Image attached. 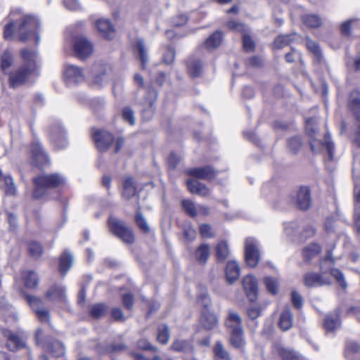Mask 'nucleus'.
<instances>
[{
    "label": "nucleus",
    "mask_w": 360,
    "mask_h": 360,
    "mask_svg": "<svg viewBox=\"0 0 360 360\" xmlns=\"http://www.w3.org/2000/svg\"><path fill=\"white\" fill-rule=\"evenodd\" d=\"M39 26V22L35 17L19 13L15 18H12L11 21L5 25L4 36L5 39H10L13 37V32L15 31L20 41H25L34 35L35 42L39 44L40 37L37 31Z\"/></svg>",
    "instance_id": "1"
},
{
    "label": "nucleus",
    "mask_w": 360,
    "mask_h": 360,
    "mask_svg": "<svg viewBox=\"0 0 360 360\" xmlns=\"http://www.w3.org/2000/svg\"><path fill=\"white\" fill-rule=\"evenodd\" d=\"M24 64L9 75V85L15 89L25 84L32 75H38L36 53L25 49L21 51Z\"/></svg>",
    "instance_id": "2"
},
{
    "label": "nucleus",
    "mask_w": 360,
    "mask_h": 360,
    "mask_svg": "<svg viewBox=\"0 0 360 360\" xmlns=\"http://www.w3.org/2000/svg\"><path fill=\"white\" fill-rule=\"evenodd\" d=\"M64 183V177L58 173L39 175L33 179L32 196L34 199L47 198L51 189L58 188Z\"/></svg>",
    "instance_id": "3"
},
{
    "label": "nucleus",
    "mask_w": 360,
    "mask_h": 360,
    "mask_svg": "<svg viewBox=\"0 0 360 360\" xmlns=\"http://www.w3.org/2000/svg\"><path fill=\"white\" fill-rule=\"evenodd\" d=\"M306 131L310 137L309 145L311 149L314 153H319L323 149H326L330 160H333L334 144L330 140V136L326 134L324 136V142L316 137V121L314 118H309L306 120Z\"/></svg>",
    "instance_id": "4"
},
{
    "label": "nucleus",
    "mask_w": 360,
    "mask_h": 360,
    "mask_svg": "<svg viewBox=\"0 0 360 360\" xmlns=\"http://www.w3.org/2000/svg\"><path fill=\"white\" fill-rule=\"evenodd\" d=\"M108 224L110 231L124 243L130 244L134 242L132 231L126 226L124 221L110 216Z\"/></svg>",
    "instance_id": "5"
},
{
    "label": "nucleus",
    "mask_w": 360,
    "mask_h": 360,
    "mask_svg": "<svg viewBox=\"0 0 360 360\" xmlns=\"http://www.w3.org/2000/svg\"><path fill=\"white\" fill-rule=\"evenodd\" d=\"M49 139L56 149H63L68 145L66 131L60 122L57 121L50 127Z\"/></svg>",
    "instance_id": "6"
},
{
    "label": "nucleus",
    "mask_w": 360,
    "mask_h": 360,
    "mask_svg": "<svg viewBox=\"0 0 360 360\" xmlns=\"http://www.w3.org/2000/svg\"><path fill=\"white\" fill-rule=\"evenodd\" d=\"M245 257L247 264L250 267L257 266L259 261L257 241L254 238H248L245 243Z\"/></svg>",
    "instance_id": "7"
},
{
    "label": "nucleus",
    "mask_w": 360,
    "mask_h": 360,
    "mask_svg": "<svg viewBox=\"0 0 360 360\" xmlns=\"http://www.w3.org/2000/svg\"><path fill=\"white\" fill-rule=\"evenodd\" d=\"M73 48L75 56L80 59L86 58L93 51L92 44L84 36L75 38Z\"/></svg>",
    "instance_id": "8"
},
{
    "label": "nucleus",
    "mask_w": 360,
    "mask_h": 360,
    "mask_svg": "<svg viewBox=\"0 0 360 360\" xmlns=\"http://www.w3.org/2000/svg\"><path fill=\"white\" fill-rule=\"evenodd\" d=\"M110 72V66L104 64H95L91 68L93 84L96 87L102 86L104 83L108 82V75Z\"/></svg>",
    "instance_id": "9"
},
{
    "label": "nucleus",
    "mask_w": 360,
    "mask_h": 360,
    "mask_svg": "<svg viewBox=\"0 0 360 360\" xmlns=\"http://www.w3.org/2000/svg\"><path fill=\"white\" fill-rule=\"evenodd\" d=\"M32 164L38 167H43L49 163V158L44 150L39 141H34L31 145Z\"/></svg>",
    "instance_id": "10"
},
{
    "label": "nucleus",
    "mask_w": 360,
    "mask_h": 360,
    "mask_svg": "<svg viewBox=\"0 0 360 360\" xmlns=\"http://www.w3.org/2000/svg\"><path fill=\"white\" fill-rule=\"evenodd\" d=\"M297 206L302 210H308L311 203L310 189L307 186H300L292 195Z\"/></svg>",
    "instance_id": "11"
},
{
    "label": "nucleus",
    "mask_w": 360,
    "mask_h": 360,
    "mask_svg": "<svg viewBox=\"0 0 360 360\" xmlns=\"http://www.w3.org/2000/svg\"><path fill=\"white\" fill-rule=\"evenodd\" d=\"M348 108L353 112L356 120L359 122L358 131L355 137V142L360 146V93L355 90L349 96Z\"/></svg>",
    "instance_id": "12"
},
{
    "label": "nucleus",
    "mask_w": 360,
    "mask_h": 360,
    "mask_svg": "<svg viewBox=\"0 0 360 360\" xmlns=\"http://www.w3.org/2000/svg\"><path fill=\"white\" fill-rule=\"evenodd\" d=\"M304 283L307 287L317 288L323 285H328L331 283L330 278L321 274L309 272L304 275Z\"/></svg>",
    "instance_id": "13"
},
{
    "label": "nucleus",
    "mask_w": 360,
    "mask_h": 360,
    "mask_svg": "<svg viewBox=\"0 0 360 360\" xmlns=\"http://www.w3.org/2000/svg\"><path fill=\"white\" fill-rule=\"evenodd\" d=\"M97 149L100 152L106 151L113 142L112 135L106 131L97 130L93 134Z\"/></svg>",
    "instance_id": "14"
},
{
    "label": "nucleus",
    "mask_w": 360,
    "mask_h": 360,
    "mask_svg": "<svg viewBox=\"0 0 360 360\" xmlns=\"http://www.w3.org/2000/svg\"><path fill=\"white\" fill-rule=\"evenodd\" d=\"M186 174L196 179L211 181L217 175L218 172L209 165L189 169L186 171Z\"/></svg>",
    "instance_id": "15"
},
{
    "label": "nucleus",
    "mask_w": 360,
    "mask_h": 360,
    "mask_svg": "<svg viewBox=\"0 0 360 360\" xmlns=\"http://www.w3.org/2000/svg\"><path fill=\"white\" fill-rule=\"evenodd\" d=\"M27 300L41 322H49L50 321L49 312L46 309L43 307V302L41 300L36 297L27 295Z\"/></svg>",
    "instance_id": "16"
},
{
    "label": "nucleus",
    "mask_w": 360,
    "mask_h": 360,
    "mask_svg": "<svg viewBox=\"0 0 360 360\" xmlns=\"http://www.w3.org/2000/svg\"><path fill=\"white\" fill-rule=\"evenodd\" d=\"M64 75L65 79L70 83H80L85 79L83 70L71 64L65 65Z\"/></svg>",
    "instance_id": "17"
},
{
    "label": "nucleus",
    "mask_w": 360,
    "mask_h": 360,
    "mask_svg": "<svg viewBox=\"0 0 360 360\" xmlns=\"http://www.w3.org/2000/svg\"><path fill=\"white\" fill-rule=\"evenodd\" d=\"M243 286L250 302H254L257 297L258 286L256 278L252 275H248L243 280Z\"/></svg>",
    "instance_id": "18"
},
{
    "label": "nucleus",
    "mask_w": 360,
    "mask_h": 360,
    "mask_svg": "<svg viewBox=\"0 0 360 360\" xmlns=\"http://www.w3.org/2000/svg\"><path fill=\"white\" fill-rule=\"evenodd\" d=\"M2 334L7 338V345L11 350L14 351L25 346V340L22 336L14 333L8 329H3Z\"/></svg>",
    "instance_id": "19"
},
{
    "label": "nucleus",
    "mask_w": 360,
    "mask_h": 360,
    "mask_svg": "<svg viewBox=\"0 0 360 360\" xmlns=\"http://www.w3.org/2000/svg\"><path fill=\"white\" fill-rule=\"evenodd\" d=\"M157 98L158 91L153 87L148 86L147 88V95L144 99V108L143 110V113L147 118H150L154 112L153 105L157 101Z\"/></svg>",
    "instance_id": "20"
},
{
    "label": "nucleus",
    "mask_w": 360,
    "mask_h": 360,
    "mask_svg": "<svg viewBox=\"0 0 360 360\" xmlns=\"http://www.w3.org/2000/svg\"><path fill=\"white\" fill-rule=\"evenodd\" d=\"M98 32L105 37L111 39L115 37L114 26L108 19H99L96 22Z\"/></svg>",
    "instance_id": "21"
},
{
    "label": "nucleus",
    "mask_w": 360,
    "mask_h": 360,
    "mask_svg": "<svg viewBox=\"0 0 360 360\" xmlns=\"http://www.w3.org/2000/svg\"><path fill=\"white\" fill-rule=\"evenodd\" d=\"M243 320L238 313L230 310L226 319L225 325L231 331L243 330Z\"/></svg>",
    "instance_id": "22"
},
{
    "label": "nucleus",
    "mask_w": 360,
    "mask_h": 360,
    "mask_svg": "<svg viewBox=\"0 0 360 360\" xmlns=\"http://www.w3.org/2000/svg\"><path fill=\"white\" fill-rule=\"evenodd\" d=\"M46 297L51 301L64 302L66 298L65 288L62 285H54L46 292Z\"/></svg>",
    "instance_id": "23"
},
{
    "label": "nucleus",
    "mask_w": 360,
    "mask_h": 360,
    "mask_svg": "<svg viewBox=\"0 0 360 360\" xmlns=\"http://www.w3.org/2000/svg\"><path fill=\"white\" fill-rule=\"evenodd\" d=\"M324 328L327 332H332L340 327V310L336 309L333 314L328 315L324 320Z\"/></svg>",
    "instance_id": "24"
},
{
    "label": "nucleus",
    "mask_w": 360,
    "mask_h": 360,
    "mask_svg": "<svg viewBox=\"0 0 360 360\" xmlns=\"http://www.w3.org/2000/svg\"><path fill=\"white\" fill-rule=\"evenodd\" d=\"M186 184L188 189L192 193H195L202 196H207L209 195V189L207 186L196 179H189L187 181Z\"/></svg>",
    "instance_id": "25"
},
{
    "label": "nucleus",
    "mask_w": 360,
    "mask_h": 360,
    "mask_svg": "<svg viewBox=\"0 0 360 360\" xmlns=\"http://www.w3.org/2000/svg\"><path fill=\"white\" fill-rule=\"evenodd\" d=\"M294 322V317L292 312L288 310H284L280 315L278 325L280 328L283 331L290 330Z\"/></svg>",
    "instance_id": "26"
},
{
    "label": "nucleus",
    "mask_w": 360,
    "mask_h": 360,
    "mask_svg": "<svg viewBox=\"0 0 360 360\" xmlns=\"http://www.w3.org/2000/svg\"><path fill=\"white\" fill-rule=\"evenodd\" d=\"M229 333V342L231 345L236 349H243L245 345L244 330L231 331Z\"/></svg>",
    "instance_id": "27"
},
{
    "label": "nucleus",
    "mask_w": 360,
    "mask_h": 360,
    "mask_svg": "<svg viewBox=\"0 0 360 360\" xmlns=\"http://www.w3.org/2000/svg\"><path fill=\"white\" fill-rule=\"evenodd\" d=\"M226 276L230 283L236 281L240 276V267L235 261H229L226 265Z\"/></svg>",
    "instance_id": "28"
},
{
    "label": "nucleus",
    "mask_w": 360,
    "mask_h": 360,
    "mask_svg": "<svg viewBox=\"0 0 360 360\" xmlns=\"http://www.w3.org/2000/svg\"><path fill=\"white\" fill-rule=\"evenodd\" d=\"M22 278L24 281L25 286L27 288H34L39 284V278L34 271H25L22 274Z\"/></svg>",
    "instance_id": "29"
},
{
    "label": "nucleus",
    "mask_w": 360,
    "mask_h": 360,
    "mask_svg": "<svg viewBox=\"0 0 360 360\" xmlns=\"http://www.w3.org/2000/svg\"><path fill=\"white\" fill-rule=\"evenodd\" d=\"M187 68L189 75L192 77H199L202 72V65L200 60L189 58L187 61Z\"/></svg>",
    "instance_id": "30"
},
{
    "label": "nucleus",
    "mask_w": 360,
    "mask_h": 360,
    "mask_svg": "<svg viewBox=\"0 0 360 360\" xmlns=\"http://www.w3.org/2000/svg\"><path fill=\"white\" fill-rule=\"evenodd\" d=\"M73 264V257L72 255L68 252H65L60 258V264L59 269L60 271L62 274L65 275L69 269L72 267Z\"/></svg>",
    "instance_id": "31"
},
{
    "label": "nucleus",
    "mask_w": 360,
    "mask_h": 360,
    "mask_svg": "<svg viewBox=\"0 0 360 360\" xmlns=\"http://www.w3.org/2000/svg\"><path fill=\"white\" fill-rule=\"evenodd\" d=\"M215 360H232L228 351L220 341H217L213 348Z\"/></svg>",
    "instance_id": "32"
},
{
    "label": "nucleus",
    "mask_w": 360,
    "mask_h": 360,
    "mask_svg": "<svg viewBox=\"0 0 360 360\" xmlns=\"http://www.w3.org/2000/svg\"><path fill=\"white\" fill-rule=\"evenodd\" d=\"M217 317L211 313H203L201 317V324L206 330H211L218 325Z\"/></svg>",
    "instance_id": "33"
},
{
    "label": "nucleus",
    "mask_w": 360,
    "mask_h": 360,
    "mask_svg": "<svg viewBox=\"0 0 360 360\" xmlns=\"http://www.w3.org/2000/svg\"><path fill=\"white\" fill-rule=\"evenodd\" d=\"M136 188L135 186V182L132 178L127 179L123 185V197L129 200L136 194Z\"/></svg>",
    "instance_id": "34"
},
{
    "label": "nucleus",
    "mask_w": 360,
    "mask_h": 360,
    "mask_svg": "<svg viewBox=\"0 0 360 360\" xmlns=\"http://www.w3.org/2000/svg\"><path fill=\"white\" fill-rule=\"evenodd\" d=\"M172 349L176 352H191L193 351V345L188 340H176L172 345Z\"/></svg>",
    "instance_id": "35"
},
{
    "label": "nucleus",
    "mask_w": 360,
    "mask_h": 360,
    "mask_svg": "<svg viewBox=\"0 0 360 360\" xmlns=\"http://www.w3.org/2000/svg\"><path fill=\"white\" fill-rule=\"evenodd\" d=\"M47 351L53 356L60 357L65 354V347L61 342L54 340L46 346Z\"/></svg>",
    "instance_id": "36"
},
{
    "label": "nucleus",
    "mask_w": 360,
    "mask_h": 360,
    "mask_svg": "<svg viewBox=\"0 0 360 360\" xmlns=\"http://www.w3.org/2000/svg\"><path fill=\"white\" fill-rule=\"evenodd\" d=\"M320 252V245L317 243H311L304 248L302 251V255L306 261L309 262L314 257L317 255Z\"/></svg>",
    "instance_id": "37"
},
{
    "label": "nucleus",
    "mask_w": 360,
    "mask_h": 360,
    "mask_svg": "<svg viewBox=\"0 0 360 360\" xmlns=\"http://www.w3.org/2000/svg\"><path fill=\"white\" fill-rule=\"evenodd\" d=\"M222 32L216 31L205 41V46L207 49H215L220 46L222 41Z\"/></svg>",
    "instance_id": "38"
},
{
    "label": "nucleus",
    "mask_w": 360,
    "mask_h": 360,
    "mask_svg": "<svg viewBox=\"0 0 360 360\" xmlns=\"http://www.w3.org/2000/svg\"><path fill=\"white\" fill-rule=\"evenodd\" d=\"M135 49L138 51L139 58L142 63V68H145V65L148 60V56L144 41L143 39H138L136 42Z\"/></svg>",
    "instance_id": "39"
},
{
    "label": "nucleus",
    "mask_w": 360,
    "mask_h": 360,
    "mask_svg": "<svg viewBox=\"0 0 360 360\" xmlns=\"http://www.w3.org/2000/svg\"><path fill=\"white\" fill-rule=\"evenodd\" d=\"M296 36V33L279 35L275 39L274 45L277 49H282L289 45Z\"/></svg>",
    "instance_id": "40"
},
{
    "label": "nucleus",
    "mask_w": 360,
    "mask_h": 360,
    "mask_svg": "<svg viewBox=\"0 0 360 360\" xmlns=\"http://www.w3.org/2000/svg\"><path fill=\"white\" fill-rule=\"evenodd\" d=\"M170 338L169 326L166 324H161L158 326L157 339L161 344H167Z\"/></svg>",
    "instance_id": "41"
},
{
    "label": "nucleus",
    "mask_w": 360,
    "mask_h": 360,
    "mask_svg": "<svg viewBox=\"0 0 360 360\" xmlns=\"http://www.w3.org/2000/svg\"><path fill=\"white\" fill-rule=\"evenodd\" d=\"M13 63V58L12 53L6 50L1 56V68L4 72L6 73L9 68Z\"/></svg>",
    "instance_id": "42"
},
{
    "label": "nucleus",
    "mask_w": 360,
    "mask_h": 360,
    "mask_svg": "<svg viewBox=\"0 0 360 360\" xmlns=\"http://www.w3.org/2000/svg\"><path fill=\"white\" fill-rule=\"evenodd\" d=\"M4 182V191L7 195H14L16 193L17 188L13 179L10 175H5L3 177Z\"/></svg>",
    "instance_id": "43"
},
{
    "label": "nucleus",
    "mask_w": 360,
    "mask_h": 360,
    "mask_svg": "<svg viewBox=\"0 0 360 360\" xmlns=\"http://www.w3.org/2000/svg\"><path fill=\"white\" fill-rule=\"evenodd\" d=\"M303 22L310 27H318L321 25L322 20L317 15L314 14H307L302 17Z\"/></svg>",
    "instance_id": "44"
},
{
    "label": "nucleus",
    "mask_w": 360,
    "mask_h": 360,
    "mask_svg": "<svg viewBox=\"0 0 360 360\" xmlns=\"http://www.w3.org/2000/svg\"><path fill=\"white\" fill-rule=\"evenodd\" d=\"M196 258L200 263H205L210 256V247L206 244L200 245L195 252Z\"/></svg>",
    "instance_id": "45"
},
{
    "label": "nucleus",
    "mask_w": 360,
    "mask_h": 360,
    "mask_svg": "<svg viewBox=\"0 0 360 360\" xmlns=\"http://www.w3.org/2000/svg\"><path fill=\"white\" fill-rule=\"evenodd\" d=\"M306 46H307V49L311 53H314L316 61L321 62L322 56H321V53L319 46L317 44V43L315 42L314 41L307 38L306 40Z\"/></svg>",
    "instance_id": "46"
},
{
    "label": "nucleus",
    "mask_w": 360,
    "mask_h": 360,
    "mask_svg": "<svg viewBox=\"0 0 360 360\" xmlns=\"http://www.w3.org/2000/svg\"><path fill=\"white\" fill-rule=\"evenodd\" d=\"M217 257L218 259L224 261L229 254V249L226 242L221 241L218 243L217 248Z\"/></svg>",
    "instance_id": "47"
},
{
    "label": "nucleus",
    "mask_w": 360,
    "mask_h": 360,
    "mask_svg": "<svg viewBox=\"0 0 360 360\" xmlns=\"http://www.w3.org/2000/svg\"><path fill=\"white\" fill-rule=\"evenodd\" d=\"M181 205L185 212L188 214L191 217H195L198 214V206L190 200H183Z\"/></svg>",
    "instance_id": "48"
},
{
    "label": "nucleus",
    "mask_w": 360,
    "mask_h": 360,
    "mask_svg": "<svg viewBox=\"0 0 360 360\" xmlns=\"http://www.w3.org/2000/svg\"><path fill=\"white\" fill-rule=\"evenodd\" d=\"M247 315L252 321H255L262 314V308L260 305L254 304H250L246 311Z\"/></svg>",
    "instance_id": "49"
},
{
    "label": "nucleus",
    "mask_w": 360,
    "mask_h": 360,
    "mask_svg": "<svg viewBox=\"0 0 360 360\" xmlns=\"http://www.w3.org/2000/svg\"><path fill=\"white\" fill-rule=\"evenodd\" d=\"M122 119L130 125H134L136 118L134 110L129 106L124 107L122 110Z\"/></svg>",
    "instance_id": "50"
},
{
    "label": "nucleus",
    "mask_w": 360,
    "mask_h": 360,
    "mask_svg": "<svg viewBox=\"0 0 360 360\" xmlns=\"http://www.w3.org/2000/svg\"><path fill=\"white\" fill-rule=\"evenodd\" d=\"M264 282L266 287L267 290L273 294H277L278 291V282L276 279L271 277H266L264 278Z\"/></svg>",
    "instance_id": "51"
},
{
    "label": "nucleus",
    "mask_w": 360,
    "mask_h": 360,
    "mask_svg": "<svg viewBox=\"0 0 360 360\" xmlns=\"http://www.w3.org/2000/svg\"><path fill=\"white\" fill-rule=\"evenodd\" d=\"M352 26L354 28L360 26V21L356 19H352L344 22L340 26L341 32L345 35H349Z\"/></svg>",
    "instance_id": "52"
},
{
    "label": "nucleus",
    "mask_w": 360,
    "mask_h": 360,
    "mask_svg": "<svg viewBox=\"0 0 360 360\" xmlns=\"http://www.w3.org/2000/svg\"><path fill=\"white\" fill-rule=\"evenodd\" d=\"M136 222L137 226L141 229L143 232L147 233L149 231L150 228L148 224V222L146 218L140 212V207H139L138 211L136 215Z\"/></svg>",
    "instance_id": "53"
},
{
    "label": "nucleus",
    "mask_w": 360,
    "mask_h": 360,
    "mask_svg": "<svg viewBox=\"0 0 360 360\" xmlns=\"http://www.w3.org/2000/svg\"><path fill=\"white\" fill-rule=\"evenodd\" d=\"M106 311V306L103 304H96L92 306L90 314L96 319L101 317Z\"/></svg>",
    "instance_id": "54"
},
{
    "label": "nucleus",
    "mask_w": 360,
    "mask_h": 360,
    "mask_svg": "<svg viewBox=\"0 0 360 360\" xmlns=\"http://www.w3.org/2000/svg\"><path fill=\"white\" fill-rule=\"evenodd\" d=\"M43 252L42 246L37 242H31L29 245V252L33 257H39Z\"/></svg>",
    "instance_id": "55"
},
{
    "label": "nucleus",
    "mask_w": 360,
    "mask_h": 360,
    "mask_svg": "<svg viewBox=\"0 0 360 360\" xmlns=\"http://www.w3.org/2000/svg\"><path fill=\"white\" fill-rule=\"evenodd\" d=\"M280 354L283 360H300L297 354L295 351L288 349H281Z\"/></svg>",
    "instance_id": "56"
},
{
    "label": "nucleus",
    "mask_w": 360,
    "mask_h": 360,
    "mask_svg": "<svg viewBox=\"0 0 360 360\" xmlns=\"http://www.w3.org/2000/svg\"><path fill=\"white\" fill-rule=\"evenodd\" d=\"M330 274L339 283V284L343 288L347 287V283L345 280L342 273L338 269H332L330 270Z\"/></svg>",
    "instance_id": "57"
},
{
    "label": "nucleus",
    "mask_w": 360,
    "mask_h": 360,
    "mask_svg": "<svg viewBox=\"0 0 360 360\" xmlns=\"http://www.w3.org/2000/svg\"><path fill=\"white\" fill-rule=\"evenodd\" d=\"M302 146V141L300 137L295 136L291 138L288 141L289 148L293 152L296 153Z\"/></svg>",
    "instance_id": "58"
},
{
    "label": "nucleus",
    "mask_w": 360,
    "mask_h": 360,
    "mask_svg": "<svg viewBox=\"0 0 360 360\" xmlns=\"http://www.w3.org/2000/svg\"><path fill=\"white\" fill-rule=\"evenodd\" d=\"M134 298L132 294L127 293L122 295V303L124 307L128 309H132L134 307Z\"/></svg>",
    "instance_id": "59"
},
{
    "label": "nucleus",
    "mask_w": 360,
    "mask_h": 360,
    "mask_svg": "<svg viewBox=\"0 0 360 360\" xmlns=\"http://www.w3.org/2000/svg\"><path fill=\"white\" fill-rule=\"evenodd\" d=\"M286 61L288 63H293L296 60H302V56L300 52L296 49H292L291 51L285 55Z\"/></svg>",
    "instance_id": "60"
},
{
    "label": "nucleus",
    "mask_w": 360,
    "mask_h": 360,
    "mask_svg": "<svg viewBox=\"0 0 360 360\" xmlns=\"http://www.w3.org/2000/svg\"><path fill=\"white\" fill-rule=\"evenodd\" d=\"M285 232L288 236L294 235L298 228V223L297 221L286 222L284 224Z\"/></svg>",
    "instance_id": "61"
},
{
    "label": "nucleus",
    "mask_w": 360,
    "mask_h": 360,
    "mask_svg": "<svg viewBox=\"0 0 360 360\" xmlns=\"http://www.w3.org/2000/svg\"><path fill=\"white\" fill-rule=\"evenodd\" d=\"M175 58V51L173 48H168L163 56V61L169 65L174 62Z\"/></svg>",
    "instance_id": "62"
},
{
    "label": "nucleus",
    "mask_w": 360,
    "mask_h": 360,
    "mask_svg": "<svg viewBox=\"0 0 360 360\" xmlns=\"http://www.w3.org/2000/svg\"><path fill=\"white\" fill-rule=\"evenodd\" d=\"M180 161H181L180 155H179L174 153H172L169 155L168 160H167V163H168L169 167H170L172 169H175L176 167V166L179 165V163L180 162Z\"/></svg>",
    "instance_id": "63"
},
{
    "label": "nucleus",
    "mask_w": 360,
    "mask_h": 360,
    "mask_svg": "<svg viewBox=\"0 0 360 360\" xmlns=\"http://www.w3.org/2000/svg\"><path fill=\"white\" fill-rule=\"evenodd\" d=\"M354 198H355V205H354V211L360 212V187H359L356 184V181H354Z\"/></svg>",
    "instance_id": "64"
}]
</instances>
